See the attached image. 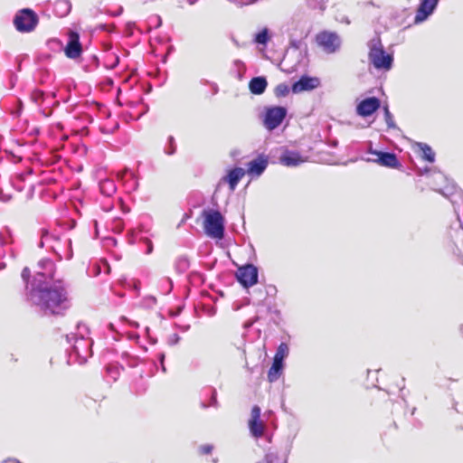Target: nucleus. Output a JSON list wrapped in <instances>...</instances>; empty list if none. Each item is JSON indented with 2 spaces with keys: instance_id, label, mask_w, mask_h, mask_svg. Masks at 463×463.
<instances>
[{
  "instance_id": "obj_24",
  "label": "nucleus",
  "mask_w": 463,
  "mask_h": 463,
  "mask_svg": "<svg viewBox=\"0 0 463 463\" xmlns=\"http://www.w3.org/2000/svg\"><path fill=\"white\" fill-rule=\"evenodd\" d=\"M31 99L35 102V103H42L43 101V99H44V92L41 90H33L31 93Z\"/></svg>"
},
{
  "instance_id": "obj_9",
  "label": "nucleus",
  "mask_w": 463,
  "mask_h": 463,
  "mask_svg": "<svg viewBox=\"0 0 463 463\" xmlns=\"http://www.w3.org/2000/svg\"><path fill=\"white\" fill-rule=\"evenodd\" d=\"M369 153L375 156L371 160L382 166L394 169H398L402 166L394 153L382 152L372 149L369 150Z\"/></svg>"
},
{
  "instance_id": "obj_18",
  "label": "nucleus",
  "mask_w": 463,
  "mask_h": 463,
  "mask_svg": "<svg viewBox=\"0 0 463 463\" xmlns=\"http://www.w3.org/2000/svg\"><path fill=\"white\" fill-rule=\"evenodd\" d=\"M280 160H281L282 164L287 166H296V165L301 164L302 162H304V160L301 158L300 155L298 153H294V152H288V153L283 155L281 156Z\"/></svg>"
},
{
  "instance_id": "obj_1",
  "label": "nucleus",
  "mask_w": 463,
  "mask_h": 463,
  "mask_svg": "<svg viewBox=\"0 0 463 463\" xmlns=\"http://www.w3.org/2000/svg\"><path fill=\"white\" fill-rule=\"evenodd\" d=\"M39 305L52 315H62L68 308L66 290L62 287L45 288L39 290Z\"/></svg>"
},
{
  "instance_id": "obj_13",
  "label": "nucleus",
  "mask_w": 463,
  "mask_h": 463,
  "mask_svg": "<svg viewBox=\"0 0 463 463\" xmlns=\"http://www.w3.org/2000/svg\"><path fill=\"white\" fill-rule=\"evenodd\" d=\"M318 85L319 80L317 78L303 76L292 85V91L294 93H300L302 91L314 90Z\"/></svg>"
},
{
  "instance_id": "obj_28",
  "label": "nucleus",
  "mask_w": 463,
  "mask_h": 463,
  "mask_svg": "<svg viewBox=\"0 0 463 463\" xmlns=\"http://www.w3.org/2000/svg\"><path fill=\"white\" fill-rule=\"evenodd\" d=\"M213 446L211 445H203L199 448V451L203 455H208L212 453Z\"/></svg>"
},
{
  "instance_id": "obj_20",
  "label": "nucleus",
  "mask_w": 463,
  "mask_h": 463,
  "mask_svg": "<svg viewBox=\"0 0 463 463\" xmlns=\"http://www.w3.org/2000/svg\"><path fill=\"white\" fill-rule=\"evenodd\" d=\"M99 190L102 194L110 197L116 193L117 188L114 181L110 179H105L99 183Z\"/></svg>"
},
{
  "instance_id": "obj_25",
  "label": "nucleus",
  "mask_w": 463,
  "mask_h": 463,
  "mask_svg": "<svg viewBox=\"0 0 463 463\" xmlns=\"http://www.w3.org/2000/svg\"><path fill=\"white\" fill-rule=\"evenodd\" d=\"M306 37H307V33H305L304 36L301 37L300 39H294L291 37L290 42H289L290 47L293 49H296V50H299L302 48L303 45L306 46V44L303 42V38H306Z\"/></svg>"
},
{
  "instance_id": "obj_8",
  "label": "nucleus",
  "mask_w": 463,
  "mask_h": 463,
  "mask_svg": "<svg viewBox=\"0 0 463 463\" xmlns=\"http://www.w3.org/2000/svg\"><path fill=\"white\" fill-rule=\"evenodd\" d=\"M261 410L258 405H254L250 411V418L248 422L250 434L256 438H261L264 435L265 424L260 420Z\"/></svg>"
},
{
  "instance_id": "obj_2",
  "label": "nucleus",
  "mask_w": 463,
  "mask_h": 463,
  "mask_svg": "<svg viewBox=\"0 0 463 463\" xmlns=\"http://www.w3.org/2000/svg\"><path fill=\"white\" fill-rule=\"evenodd\" d=\"M203 229L205 234L216 240H222L224 237V218L219 211H203Z\"/></svg>"
},
{
  "instance_id": "obj_27",
  "label": "nucleus",
  "mask_w": 463,
  "mask_h": 463,
  "mask_svg": "<svg viewBox=\"0 0 463 463\" xmlns=\"http://www.w3.org/2000/svg\"><path fill=\"white\" fill-rule=\"evenodd\" d=\"M21 276H22L23 279L25 281V283L27 284L30 279V277H31L30 269L27 267L24 268L22 270Z\"/></svg>"
},
{
  "instance_id": "obj_26",
  "label": "nucleus",
  "mask_w": 463,
  "mask_h": 463,
  "mask_svg": "<svg viewBox=\"0 0 463 463\" xmlns=\"http://www.w3.org/2000/svg\"><path fill=\"white\" fill-rule=\"evenodd\" d=\"M268 40H269V35H268L267 29H264L261 32H260L259 33H257L256 38H255V41L258 43H261V44H265L268 42Z\"/></svg>"
},
{
  "instance_id": "obj_14",
  "label": "nucleus",
  "mask_w": 463,
  "mask_h": 463,
  "mask_svg": "<svg viewBox=\"0 0 463 463\" xmlns=\"http://www.w3.org/2000/svg\"><path fill=\"white\" fill-rule=\"evenodd\" d=\"M268 158L264 155L259 156L248 164L247 172L250 175H260L268 166Z\"/></svg>"
},
{
  "instance_id": "obj_4",
  "label": "nucleus",
  "mask_w": 463,
  "mask_h": 463,
  "mask_svg": "<svg viewBox=\"0 0 463 463\" xmlns=\"http://www.w3.org/2000/svg\"><path fill=\"white\" fill-rule=\"evenodd\" d=\"M317 44L326 53L335 52L341 44V40L336 33L322 31L316 35Z\"/></svg>"
},
{
  "instance_id": "obj_11",
  "label": "nucleus",
  "mask_w": 463,
  "mask_h": 463,
  "mask_svg": "<svg viewBox=\"0 0 463 463\" xmlns=\"http://www.w3.org/2000/svg\"><path fill=\"white\" fill-rule=\"evenodd\" d=\"M381 106L380 99L376 97H370L363 99L356 108V112L362 117L371 116Z\"/></svg>"
},
{
  "instance_id": "obj_15",
  "label": "nucleus",
  "mask_w": 463,
  "mask_h": 463,
  "mask_svg": "<svg viewBox=\"0 0 463 463\" xmlns=\"http://www.w3.org/2000/svg\"><path fill=\"white\" fill-rule=\"evenodd\" d=\"M245 175V171L241 167L230 170L222 178V181L229 184L230 190L234 191L241 179Z\"/></svg>"
},
{
  "instance_id": "obj_5",
  "label": "nucleus",
  "mask_w": 463,
  "mask_h": 463,
  "mask_svg": "<svg viewBox=\"0 0 463 463\" xmlns=\"http://www.w3.org/2000/svg\"><path fill=\"white\" fill-rule=\"evenodd\" d=\"M369 60L376 69L388 71L392 68V57L382 46H373L370 49Z\"/></svg>"
},
{
  "instance_id": "obj_23",
  "label": "nucleus",
  "mask_w": 463,
  "mask_h": 463,
  "mask_svg": "<svg viewBox=\"0 0 463 463\" xmlns=\"http://www.w3.org/2000/svg\"><path fill=\"white\" fill-rule=\"evenodd\" d=\"M274 93L277 97H285L289 93V87L286 83L278 84L274 90Z\"/></svg>"
},
{
  "instance_id": "obj_29",
  "label": "nucleus",
  "mask_w": 463,
  "mask_h": 463,
  "mask_svg": "<svg viewBox=\"0 0 463 463\" xmlns=\"http://www.w3.org/2000/svg\"><path fill=\"white\" fill-rule=\"evenodd\" d=\"M18 362V358L15 357L14 354H10L6 356V363L8 364H15Z\"/></svg>"
},
{
  "instance_id": "obj_31",
  "label": "nucleus",
  "mask_w": 463,
  "mask_h": 463,
  "mask_svg": "<svg viewBox=\"0 0 463 463\" xmlns=\"http://www.w3.org/2000/svg\"><path fill=\"white\" fill-rule=\"evenodd\" d=\"M164 359H165V354H161L160 355L161 364L164 363ZM162 366H164V364H162ZM163 369L165 370V367H163Z\"/></svg>"
},
{
  "instance_id": "obj_16",
  "label": "nucleus",
  "mask_w": 463,
  "mask_h": 463,
  "mask_svg": "<svg viewBox=\"0 0 463 463\" xmlns=\"http://www.w3.org/2000/svg\"><path fill=\"white\" fill-rule=\"evenodd\" d=\"M268 86L267 80L264 77L252 78L249 82V90L254 95L264 93Z\"/></svg>"
},
{
  "instance_id": "obj_32",
  "label": "nucleus",
  "mask_w": 463,
  "mask_h": 463,
  "mask_svg": "<svg viewBox=\"0 0 463 463\" xmlns=\"http://www.w3.org/2000/svg\"><path fill=\"white\" fill-rule=\"evenodd\" d=\"M250 3H255L257 0H248Z\"/></svg>"
},
{
  "instance_id": "obj_6",
  "label": "nucleus",
  "mask_w": 463,
  "mask_h": 463,
  "mask_svg": "<svg viewBox=\"0 0 463 463\" xmlns=\"http://www.w3.org/2000/svg\"><path fill=\"white\" fill-rule=\"evenodd\" d=\"M236 278L244 288H250L258 282V269L252 264L241 266L236 272Z\"/></svg>"
},
{
  "instance_id": "obj_3",
  "label": "nucleus",
  "mask_w": 463,
  "mask_h": 463,
  "mask_svg": "<svg viewBox=\"0 0 463 463\" xmlns=\"http://www.w3.org/2000/svg\"><path fill=\"white\" fill-rule=\"evenodd\" d=\"M13 23L18 32L23 33H31L36 28L39 18L32 9L24 8L16 13Z\"/></svg>"
},
{
  "instance_id": "obj_33",
  "label": "nucleus",
  "mask_w": 463,
  "mask_h": 463,
  "mask_svg": "<svg viewBox=\"0 0 463 463\" xmlns=\"http://www.w3.org/2000/svg\"><path fill=\"white\" fill-rule=\"evenodd\" d=\"M393 426H394V428H395V429H397V428H398V427H397V424H396L395 422H393Z\"/></svg>"
},
{
  "instance_id": "obj_30",
  "label": "nucleus",
  "mask_w": 463,
  "mask_h": 463,
  "mask_svg": "<svg viewBox=\"0 0 463 463\" xmlns=\"http://www.w3.org/2000/svg\"><path fill=\"white\" fill-rule=\"evenodd\" d=\"M384 113H385V119H386V122L389 126H391V121H392V115L388 109V108L386 107L384 109Z\"/></svg>"
},
{
  "instance_id": "obj_17",
  "label": "nucleus",
  "mask_w": 463,
  "mask_h": 463,
  "mask_svg": "<svg viewBox=\"0 0 463 463\" xmlns=\"http://www.w3.org/2000/svg\"><path fill=\"white\" fill-rule=\"evenodd\" d=\"M283 370V361L273 358V364L268 372V380L270 383L277 381Z\"/></svg>"
},
{
  "instance_id": "obj_34",
  "label": "nucleus",
  "mask_w": 463,
  "mask_h": 463,
  "mask_svg": "<svg viewBox=\"0 0 463 463\" xmlns=\"http://www.w3.org/2000/svg\"><path fill=\"white\" fill-rule=\"evenodd\" d=\"M152 250L151 246L148 247V252H150Z\"/></svg>"
},
{
  "instance_id": "obj_21",
  "label": "nucleus",
  "mask_w": 463,
  "mask_h": 463,
  "mask_svg": "<svg viewBox=\"0 0 463 463\" xmlns=\"http://www.w3.org/2000/svg\"><path fill=\"white\" fill-rule=\"evenodd\" d=\"M306 5L310 9H319L324 11L326 7V0H305Z\"/></svg>"
},
{
  "instance_id": "obj_10",
  "label": "nucleus",
  "mask_w": 463,
  "mask_h": 463,
  "mask_svg": "<svg viewBox=\"0 0 463 463\" xmlns=\"http://www.w3.org/2000/svg\"><path fill=\"white\" fill-rule=\"evenodd\" d=\"M68 43L64 48V53L66 57L70 59H77L82 53V46L80 42V35L75 31H69L68 33Z\"/></svg>"
},
{
  "instance_id": "obj_19",
  "label": "nucleus",
  "mask_w": 463,
  "mask_h": 463,
  "mask_svg": "<svg viewBox=\"0 0 463 463\" xmlns=\"http://www.w3.org/2000/svg\"><path fill=\"white\" fill-rule=\"evenodd\" d=\"M418 147L420 152V157L422 159H424L425 161H428L429 163L434 162L435 153L429 145H427L425 143H419Z\"/></svg>"
},
{
  "instance_id": "obj_7",
  "label": "nucleus",
  "mask_w": 463,
  "mask_h": 463,
  "mask_svg": "<svg viewBox=\"0 0 463 463\" xmlns=\"http://www.w3.org/2000/svg\"><path fill=\"white\" fill-rule=\"evenodd\" d=\"M287 110L283 107H273L267 109L264 125L269 130L278 128L286 118Z\"/></svg>"
},
{
  "instance_id": "obj_22",
  "label": "nucleus",
  "mask_w": 463,
  "mask_h": 463,
  "mask_svg": "<svg viewBox=\"0 0 463 463\" xmlns=\"http://www.w3.org/2000/svg\"><path fill=\"white\" fill-rule=\"evenodd\" d=\"M288 345L286 343H281L277 349L274 358L283 361L284 358L288 355Z\"/></svg>"
},
{
  "instance_id": "obj_12",
  "label": "nucleus",
  "mask_w": 463,
  "mask_h": 463,
  "mask_svg": "<svg viewBox=\"0 0 463 463\" xmlns=\"http://www.w3.org/2000/svg\"><path fill=\"white\" fill-rule=\"evenodd\" d=\"M438 2L439 0H421L416 11L415 23L426 20L433 13Z\"/></svg>"
}]
</instances>
